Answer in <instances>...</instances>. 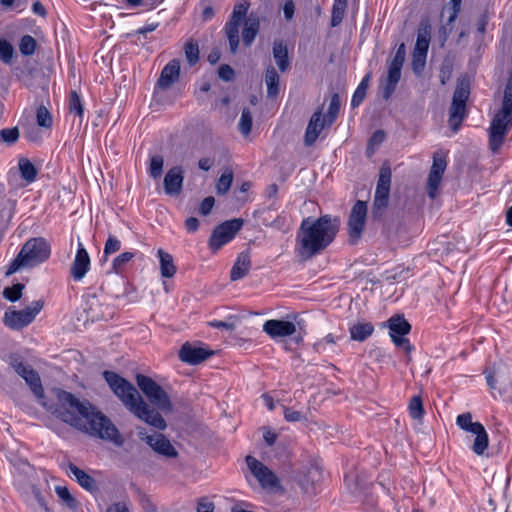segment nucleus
<instances>
[{
	"label": "nucleus",
	"mask_w": 512,
	"mask_h": 512,
	"mask_svg": "<svg viewBox=\"0 0 512 512\" xmlns=\"http://www.w3.org/2000/svg\"><path fill=\"white\" fill-rule=\"evenodd\" d=\"M68 473L73 476L78 484L90 493L98 491L95 479L73 463L68 464Z\"/></svg>",
	"instance_id": "nucleus-25"
},
{
	"label": "nucleus",
	"mask_w": 512,
	"mask_h": 512,
	"mask_svg": "<svg viewBox=\"0 0 512 512\" xmlns=\"http://www.w3.org/2000/svg\"><path fill=\"white\" fill-rule=\"evenodd\" d=\"M239 130L244 135L247 136L252 129V114L249 109H243L240 121H239Z\"/></svg>",
	"instance_id": "nucleus-50"
},
{
	"label": "nucleus",
	"mask_w": 512,
	"mask_h": 512,
	"mask_svg": "<svg viewBox=\"0 0 512 512\" xmlns=\"http://www.w3.org/2000/svg\"><path fill=\"white\" fill-rule=\"evenodd\" d=\"M179 75L180 62L178 59H172L162 69L157 85L162 89H167L179 79Z\"/></svg>",
	"instance_id": "nucleus-24"
},
{
	"label": "nucleus",
	"mask_w": 512,
	"mask_h": 512,
	"mask_svg": "<svg viewBox=\"0 0 512 512\" xmlns=\"http://www.w3.org/2000/svg\"><path fill=\"white\" fill-rule=\"evenodd\" d=\"M24 288V284L21 283L14 284L11 287H6L3 291V296L11 302H16L22 297Z\"/></svg>",
	"instance_id": "nucleus-48"
},
{
	"label": "nucleus",
	"mask_w": 512,
	"mask_h": 512,
	"mask_svg": "<svg viewBox=\"0 0 512 512\" xmlns=\"http://www.w3.org/2000/svg\"><path fill=\"white\" fill-rule=\"evenodd\" d=\"M367 215V205L365 202L358 200L352 207L348 220L349 242L357 243L361 238Z\"/></svg>",
	"instance_id": "nucleus-14"
},
{
	"label": "nucleus",
	"mask_w": 512,
	"mask_h": 512,
	"mask_svg": "<svg viewBox=\"0 0 512 512\" xmlns=\"http://www.w3.org/2000/svg\"><path fill=\"white\" fill-rule=\"evenodd\" d=\"M136 383L152 405L163 412L172 411V403L168 394L152 378L138 374Z\"/></svg>",
	"instance_id": "nucleus-7"
},
{
	"label": "nucleus",
	"mask_w": 512,
	"mask_h": 512,
	"mask_svg": "<svg viewBox=\"0 0 512 512\" xmlns=\"http://www.w3.org/2000/svg\"><path fill=\"white\" fill-rule=\"evenodd\" d=\"M472 434L476 435L472 449L477 455H482L488 447V434L483 425H481V429L473 431Z\"/></svg>",
	"instance_id": "nucleus-34"
},
{
	"label": "nucleus",
	"mask_w": 512,
	"mask_h": 512,
	"mask_svg": "<svg viewBox=\"0 0 512 512\" xmlns=\"http://www.w3.org/2000/svg\"><path fill=\"white\" fill-rule=\"evenodd\" d=\"M233 182V171L226 169L216 183V191L219 195L226 194Z\"/></svg>",
	"instance_id": "nucleus-39"
},
{
	"label": "nucleus",
	"mask_w": 512,
	"mask_h": 512,
	"mask_svg": "<svg viewBox=\"0 0 512 512\" xmlns=\"http://www.w3.org/2000/svg\"><path fill=\"white\" fill-rule=\"evenodd\" d=\"M212 355L213 351L192 346L190 343H185L179 350L180 360L191 365H197Z\"/></svg>",
	"instance_id": "nucleus-20"
},
{
	"label": "nucleus",
	"mask_w": 512,
	"mask_h": 512,
	"mask_svg": "<svg viewBox=\"0 0 512 512\" xmlns=\"http://www.w3.org/2000/svg\"><path fill=\"white\" fill-rule=\"evenodd\" d=\"M272 210L268 209L265 211L263 217V224L265 226H271L277 229H283L286 225V218L282 215H277L274 219H272L271 215Z\"/></svg>",
	"instance_id": "nucleus-46"
},
{
	"label": "nucleus",
	"mask_w": 512,
	"mask_h": 512,
	"mask_svg": "<svg viewBox=\"0 0 512 512\" xmlns=\"http://www.w3.org/2000/svg\"><path fill=\"white\" fill-rule=\"evenodd\" d=\"M164 160L160 155H154L150 158L149 174L157 179L162 175Z\"/></svg>",
	"instance_id": "nucleus-49"
},
{
	"label": "nucleus",
	"mask_w": 512,
	"mask_h": 512,
	"mask_svg": "<svg viewBox=\"0 0 512 512\" xmlns=\"http://www.w3.org/2000/svg\"><path fill=\"white\" fill-rule=\"evenodd\" d=\"M246 463L263 488H274L278 485V478L273 471L258 461L255 457L247 456Z\"/></svg>",
	"instance_id": "nucleus-16"
},
{
	"label": "nucleus",
	"mask_w": 512,
	"mask_h": 512,
	"mask_svg": "<svg viewBox=\"0 0 512 512\" xmlns=\"http://www.w3.org/2000/svg\"><path fill=\"white\" fill-rule=\"evenodd\" d=\"M55 492L60 500L66 505L68 508L74 510L78 506V501L75 497L70 493L69 489L66 486H56Z\"/></svg>",
	"instance_id": "nucleus-38"
},
{
	"label": "nucleus",
	"mask_w": 512,
	"mask_h": 512,
	"mask_svg": "<svg viewBox=\"0 0 512 512\" xmlns=\"http://www.w3.org/2000/svg\"><path fill=\"white\" fill-rule=\"evenodd\" d=\"M183 170L180 166L172 167L164 177V190L167 195H178L183 186Z\"/></svg>",
	"instance_id": "nucleus-22"
},
{
	"label": "nucleus",
	"mask_w": 512,
	"mask_h": 512,
	"mask_svg": "<svg viewBox=\"0 0 512 512\" xmlns=\"http://www.w3.org/2000/svg\"><path fill=\"white\" fill-rule=\"evenodd\" d=\"M13 46L5 39H0V59L4 63H10L13 57Z\"/></svg>",
	"instance_id": "nucleus-57"
},
{
	"label": "nucleus",
	"mask_w": 512,
	"mask_h": 512,
	"mask_svg": "<svg viewBox=\"0 0 512 512\" xmlns=\"http://www.w3.org/2000/svg\"><path fill=\"white\" fill-rule=\"evenodd\" d=\"M21 177L28 183L33 182L37 176L36 167L27 158H21L18 162Z\"/></svg>",
	"instance_id": "nucleus-36"
},
{
	"label": "nucleus",
	"mask_w": 512,
	"mask_h": 512,
	"mask_svg": "<svg viewBox=\"0 0 512 512\" xmlns=\"http://www.w3.org/2000/svg\"><path fill=\"white\" fill-rule=\"evenodd\" d=\"M137 434L141 441L145 442L155 453L166 457L176 458L178 452L170 440L162 433L149 434L145 428H137Z\"/></svg>",
	"instance_id": "nucleus-9"
},
{
	"label": "nucleus",
	"mask_w": 512,
	"mask_h": 512,
	"mask_svg": "<svg viewBox=\"0 0 512 512\" xmlns=\"http://www.w3.org/2000/svg\"><path fill=\"white\" fill-rule=\"evenodd\" d=\"M340 218L329 214L317 219L304 218L296 235L295 251L301 260L321 254L335 239Z\"/></svg>",
	"instance_id": "nucleus-1"
},
{
	"label": "nucleus",
	"mask_w": 512,
	"mask_h": 512,
	"mask_svg": "<svg viewBox=\"0 0 512 512\" xmlns=\"http://www.w3.org/2000/svg\"><path fill=\"white\" fill-rule=\"evenodd\" d=\"M234 75V70L227 64L221 65L218 69V76L224 81H231Z\"/></svg>",
	"instance_id": "nucleus-60"
},
{
	"label": "nucleus",
	"mask_w": 512,
	"mask_h": 512,
	"mask_svg": "<svg viewBox=\"0 0 512 512\" xmlns=\"http://www.w3.org/2000/svg\"><path fill=\"white\" fill-rule=\"evenodd\" d=\"M350 336L354 341L363 342L374 332V326L369 322H358L350 328Z\"/></svg>",
	"instance_id": "nucleus-30"
},
{
	"label": "nucleus",
	"mask_w": 512,
	"mask_h": 512,
	"mask_svg": "<svg viewBox=\"0 0 512 512\" xmlns=\"http://www.w3.org/2000/svg\"><path fill=\"white\" fill-rule=\"evenodd\" d=\"M470 95V85L467 80H459L453 93L452 103L449 109V124L454 132H457L463 119L466 117V102Z\"/></svg>",
	"instance_id": "nucleus-6"
},
{
	"label": "nucleus",
	"mask_w": 512,
	"mask_h": 512,
	"mask_svg": "<svg viewBox=\"0 0 512 512\" xmlns=\"http://www.w3.org/2000/svg\"><path fill=\"white\" fill-rule=\"evenodd\" d=\"M69 111L79 116L80 118H82L84 113V108L81 99L78 93L74 90L70 92Z\"/></svg>",
	"instance_id": "nucleus-51"
},
{
	"label": "nucleus",
	"mask_w": 512,
	"mask_h": 512,
	"mask_svg": "<svg viewBox=\"0 0 512 512\" xmlns=\"http://www.w3.org/2000/svg\"><path fill=\"white\" fill-rule=\"evenodd\" d=\"M456 423L461 429L470 433H472L475 430L481 429L482 425L479 422H473L472 415L469 412L458 415Z\"/></svg>",
	"instance_id": "nucleus-37"
},
{
	"label": "nucleus",
	"mask_w": 512,
	"mask_h": 512,
	"mask_svg": "<svg viewBox=\"0 0 512 512\" xmlns=\"http://www.w3.org/2000/svg\"><path fill=\"white\" fill-rule=\"evenodd\" d=\"M427 54L412 53V70L417 76H421L426 65Z\"/></svg>",
	"instance_id": "nucleus-53"
},
{
	"label": "nucleus",
	"mask_w": 512,
	"mask_h": 512,
	"mask_svg": "<svg viewBox=\"0 0 512 512\" xmlns=\"http://www.w3.org/2000/svg\"><path fill=\"white\" fill-rule=\"evenodd\" d=\"M141 506L144 510V512H157L156 506L153 504V502L150 500L149 497L146 495H143L140 500Z\"/></svg>",
	"instance_id": "nucleus-63"
},
{
	"label": "nucleus",
	"mask_w": 512,
	"mask_h": 512,
	"mask_svg": "<svg viewBox=\"0 0 512 512\" xmlns=\"http://www.w3.org/2000/svg\"><path fill=\"white\" fill-rule=\"evenodd\" d=\"M197 512H214V504L206 499H201L197 505Z\"/></svg>",
	"instance_id": "nucleus-64"
},
{
	"label": "nucleus",
	"mask_w": 512,
	"mask_h": 512,
	"mask_svg": "<svg viewBox=\"0 0 512 512\" xmlns=\"http://www.w3.org/2000/svg\"><path fill=\"white\" fill-rule=\"evenodd\" d=\"M20 137V132L17 127L4 128L0 130V141L11 146L14 145Z\"/></svg>",
	"instance_id": "nucleus-42"
},
{
	"label": "nucleus",
	"mask_w": 512,
	"mask_h": 512,
	"mask_svg": "<svg viewBox=\"0 0 512 512\" xmlns=\"http://www.w3.org/2000/svg\"><path fill=\"white\" fill-rule=\"evenodd\" d=\"M284 418L288 422H299L307 419L301 412L289 407H284Z\"/></svg>",
	"instance_id": "nucleus-59"
},
{
	"label": "nucleus",
	"mask_w": 512,
	"mask_h": 512,
	"mask_svg": "<svg viewBox=\"0 0 512 512\" xmlns=\"http://www.w3.org/2000/svg\"><path fill=\"white\" fill-rule=\"evenodd\" d=\"M121 242L115 236L109 235L104 246V255H110L120 250Z\"/></svg>",
	"instance_id": "nucleus-58"
},
{
	"label": "nucleus",
	"mask_w": 512,
	"mask_h": 512,
	"mask_svg": "<svg viewBox=\"0 0 512 512\" xmlns=\"http://www.w3.org/2000/svg\"><path fill=\"white\" fill-rule=\"evenodd\" d=\"M185 56L190 66L195 65L199 60V46L197 42L188 41L184 47Z\"/></svg>",
	"instance_id": "nucleus-47"
},
{
	"label": "nucleus",
	"mask_w": 512,
	"mask_h": 512,
	"mask_svg": "<svg viewBox=\"0 0 512 512\" xmlns=\"http://www.w3.org/2000/svg\"><path fill=\"white\" fill-rule=\"evenodd\" d=\"M58 404L54 414L63 422L71 426L82 429L84 410L89 409V402H80L72 393L59 391Z\"/></svg>",
	"instance_id": "nucleus-5"
},
{
	"label": "nucleus",
	"mask_w": 512,
	"mask_h": 512,
	"mask_svg": "<svg viewBox=\"0 0 512 512\" xmlns=\"http://www.w3.org/2000/svg\"><path fill=\"white\" fill-rule=\"evenodd\" d=\"M249 9L248 2H241L234 6L230 20L238 23H242Z\"/></svg>",
	"instance_id": "nucleus-54"
},
{
	"label": "nucleus",
	"mask_w": 512,
	"mask_h": 512,
	"mask_svg": "<svg viewBox=\"0 0 512 512\" xmlns=\"http://www.w3.org/2000/svg\"><path fill=\"white\" fill-rule=\"evenodd\" d=\"M389 334L393 343L398 347L404 349L406 352L412 350L409 340L405 337L411 330V325L404 318L403 315H394L387 321Z\"/></svg>",
	"instance_id": "nucleus-13"
},
{
	"label": "nucleus",
	"mask_w": 512,
	"mask_h": 512,
	"mask_svg": "<svg viewBox=\"0 0 512 512\" xmlns=\"http://www.w3.org/2000/svg\"><path fill=\"white\" fill-rule=\"evenodd\" d=\"M410 416L415 420H421L424 415V408L420 396H413L408 406Z\"/></svg>",
	"instance_id": "nucleus-41"
},
{
	"label": "nucleus",
	"mask_w": 512,
	"mask_h": 512,
	"mask_svg": "<svg viewBox=\"0 0 512 512\" xmlns=\"http://www.w3.org/2000/svg\"><path fill=\"white\" fill-rule=\"evenodd\" d=\"M273 57L281 72H286L290 67L287 46L283 41H275L273 44Z\"/></svg>",
	"instance_id": "nucleus-29"
},
{
	"label": "nucleus",
	"mask_w": 512,
	"mask_h": 512,
	"mask_svg": "<svg viewBox=\"0 0 512 512\" xmlns=\"http://www.w3.org/2000/svg\"><path fill=\"white\" fill-rule=\"evenodd\" d=\"M51 254L49 242L42 237L30 238L22 246L16 258L10 263L6 276H10L21 268H32L45 262Z\"/></svg>",
	"instance_id": "nucleus-3"
},
{
	"label": "nucleus",
	"mask_w": 512,
	"mask_h": 512,
	"mask_svg": "<svg viewBox=\"0 0 512 512\" xmlns=\"http://www.w3.org/2000/svg\"><path fill=\"white\" fill-rule=\"evenodd\" d=\"M430 38V26L421 24L420 27L418 28L416 44L413 52L427 54L430 44Z\"/></svg>",
	"instance_id": "nucleus-31"
},
{
	"label": "nucleus",
	"mask_w": 512,
	"mask_h": 512,
	"mask_svg": "<svg viewBox=\"0 0 512 512\" xmlns=\"http://www.w3.org/2000/svg\"><path fill=\"white\" fill-rule=\"evenodd\" d=\"M339 110H340V97L337 93H335L332 95V97L330 99L328 113L326 116L327 125H332V123L336 120Z\"/></svg>",
	"instance_id": "nucleus-45"
},
{
	"label": "nucleus",
	"mask_w": 512,
	"mask_h": 512,
	"mask_svg": "<svg viewBox=\"0 0 512 512\" xmlns=\"http://www.w3.org/2000/svg\"><path fill=\"white\" fill-rule=\"evenodd\" d=\"M158 256L160 259V270L162 277H173L176 273V267L173 263V257L169 253L163 251L162 249L158 250Z\"/></svg>",
	"instance_id": "nucleus-32"
},
{
	"label": "nucleus",
	"mask_w": 512,
	"mask_h": 512,
	"mask_svg": "<svg viewBox=\"0 0 512 512\" xmlns=\"http://www.w3.org/2000/svg\"><path fill=\"white\" fill-rule=\"evenodd\" d=\"M251 268V260L247 253H240L231 269L230 278L237 281L244 278Z\"/></svg>",
	"instance_id": "nucleus-27"
},
{
	"label": "nucleus",
	"mask_w": 512,
	"mask_h": 512,
	"mask_svg": "<svg viewBox=\"0 0 512 512\" xmlns=\"http://www.w3.org/2000/svg\"><path fill=\"white\" fill-rule=\"evenodd\" d=\"M83 431L102 440L122 446L124 439L111 420L89 403V409L84 410Z\"/></svg>",
	"instance_id": "nucleus-4"
},
{
	"label": "nucleus",
	"mask_w": 512,
	"mask_h": 512,
	"mask_svg": "<svg viewBox=\"0 0 512 512\" xmlns=\"http://www.w3.org/2000/svg\"><path fill=\"white\" fill-rule=\"evenodd\" d=\"M215 204V199L212 196L206 197L200 204L199 211L202 215H208Z\"/></svg>",
	"instance_id": "nucleus-61"
},
{
	"label": "nucleus",
	"mask_w": 512,
	"mask_h": 512,
	"mask_svg": "<svg viewBox=\"0 0 512 512\" xmlns=\"http://www.w3.org/2000/svg\"><path fill=\"white\" fill-rule=\"evenodd\" d=\"M263 331L271 338L287 337L296 332V326L290 321L271 319L264 323Z\"/></svg>",
	"instance_id": "nucleus-21"
},
{
	"label": "nucleus",
	"mask_w": 512,
	"mask_h": 512,
	"mask_svg": "<svg viewBox=\"0 0 512 512\" xmlns=\"http://www.w3.org/2000/svg\"><path fill=\"white\" fill-rule=\"evenodd\" d=\"M44 302L37 300L23 310L7 311L4 314V323L11 329L19 330L29 325L42 310Z\"/></svg>",
	"instance_id": "nucleus-8"
},
{
	"label": "nucleus",
	"mask_w": 512,
	"mask_h": 512,
	"mask_svg": "<svg viewBox=\"0 0 512 512\" xmlns=\"http://www.w3.org/2000/svg\"><path fill=\"white\" fill-rule=\"evenodd\" d=\"M260 21L257 15L251 13L244 22L242 39L246 46H250L259 32Z\"/></svg>",
	"instance_id": "nucleus-26"
},
{
	"label": "nucleus",
	"mask_w": 512,
	"mask_h": 512,
	"mask_svg": "<svg viewBox=\"0 0 512 512\" xmlns=\"http://www.w3.org/2000/svg\"><path fill=\"white\" fill-rule=\"evenodd\" d=\"M37 47L36 40L30 35H24L19 43V50L25 56L32 55Z\"/></svg>",
	"instance_id": "nucleus-44"
},
{
	"label": "nucleus",
	"mask_w": 512,
	"mask_h": 512,
	"mask_svg": "<svg viewBox=\"0 0 512 512\" xmlns=\"http://www.w3.org/2000/svg\"><path fill=\"white\" fill-rule=\"evenodd\" d=\"M370 75H366L359 86L357 87L356 91L354 92L351 100V106L353 108L358 107L362 101L364 100L366 96V90L368 87V81H369Z\"/></svg>",
	"instance_id": "nucleus-40"
},
{
	"label": "nucleus",
	"mask_w": 512,
	"mask_h": 512,
	"mask_svg": "<svg viewBox=\"0 0 512 512\" xmlns=\"http://www.w3.org/2000/svg\"><path fill=\"white\" fill-rule=\"evenodd\" d=\"M512 128V116L503 117L497 112L491 121L489 128V147L493 153L498 152L504 143L508 131Z\"/></svg>",
	"instance_id": "nucleus-11"
},
{
	"label": "nucleus",
	"mask_w": 512,
	"mask_h": 512,
	"mask_svg": "<svg viewBox=\"0 0 512 512\" xmlns=\"http://www.w3.org/2000/svg\"><path fill=\"white\" fill-rule=\"evenodd\" d=\"M325 124H327V120L322 118V111L314 112L305 132L304 143L306 146H312L316 142Z\"/></svg>",
	"instance_id": "nucleus-23"
},
{
	"label": "nucleus",
	"mask_w": 512,
	"mask_h": 512,
	"mask_svg": "<svg viewBox=\"0 0 512 512\" xmlns=\"http://www.w3.org/2000/svg\"><path fill=\"white\" fill-rule=\"evenodd\" d=\"M106 512H130V509H129L128 505L126 504V502L119 501V502H116V503H113L112 505H110L106 509Z\"/></svg>",
	"instance_id": "nucleus-62"
},
{
	"label": "nucleus",
	"mask_w": 512,
	"mask_h": 512,
	"mask_svg": "<svg viewBox=\"0 0 512 512\" xmlns=\"http://www.w3.org/2000/svg\"><path fill=\"white\" fill-rule=\"evenodd\" d=\"M405 57H406L405 44L401 43L398 46L397 51L388 67L386 83L383 88V98L384 99H389L390 96L392 95V93L395 91L396 86L401 78V69L404 64Z\"/></svg>",
	"instance_id": "nucleus-10"
},
{
	"label": "nucleus",
	"mask_w": 512,
	"mask_h": 512,
	"mask_svg": "<svg viewBox=\"0 0 512 512\" xmlns=\"http://www.w3.org/2000/svg\"><path fill=\"white\" fill-rule=\"evenodd\" d=\"M347 8V3L334 1L331 15V26H338L344 17Z\"/></svg>",
	"instance_id": "nucleus-43"
},
{
	"label": "nucleus",
	"mask_w": 512,
	"mask_h": 512,
	"mask_svg": "<svg viewBox=\"0 0 512 512\" xmlns=\"http://www.w3.org/2000/svg\"><path fill=\"white\" fill-rule=\"evenodd\" d=\"M10 365L13 367L15 372L25 380L33 394L37 398H43L44 389L42 387L38 372L34 370L30 365L24 364L18 358H12Z\"/></svg>",
	"instance_id": "nucleus-15"
},
{
	"label": "nucleus",
	"mask_w": 512,
	"mask_h": 512,
	"mask_svg": "<svg viewBox=\"0 0 512 512\" xmlns=\"http://www.w3.org/2000/svg\"><path fill=\"white\" fill-rule=\"evenodd\" d=\"M385 140V133L382 130H377L373 133L371 138L369 139V143L367 146V153L369 155L373 154L375 149L383 143Z\"/></svg>",
	"instance_id": "nucleus-56"
},
{
	"label": "nucleus",
	"mask_w": 512,
	"mask_h": 512,
	"mask_svg": "<svg viewBox=\"0 0 512 512\" xmlns=\"http://www.w3.org/2000/svg\"><path fill=\"white\" fill-rule=\"evenodd\" d=\"M446 167L447 162L445 155L438 152L434 153L433 164L431 166L427 181V191L431 198L436 196V192L441 183L442 176L446 170Z\"/></svg>",
	"instance_id": "nucleus-17"
},
{
	"label": "nucleus",
	"mask_w": 512,
	"mask_h": 512,
	"mask_svg": "<svg viewBox=\"0 0 512 512\" xmlns=\"http://www.w3.org/2000/svg\"><path fill=\"white\" fill-rule=\"evenodd\" d=\"M391 186V170L389 167H382L376 186L374 205L377 208L386 207L389 199Z\"/></svg>",
	"instance_id": "nucleus-18"
},
{
	"label": "nucleus",
	"mask_w": 512,
	"mask_h": 512,
	"mask_svg": "<svg viewBox=\"0 0 512 512\" xmlns=\"http://www.w3.org/2000/svg\"><path fill=\"white\" fill-rule=\"evenodd\" d=\"M134 257V253L132 252H124L118 255L112 263V268L115 273H120L124 266Z\"/></svg>",
	"instance_id": "nucleus-55"
},
{
	"label": "nucleus",
	"mask_w": 512,
	"mask_h": 512,
	"mask_svg": "<svg viewBox=\"0 0 512 512\" xmlns=\"http://www.w3.org/2000/svg\"><path fill=\"white\" fill-rule=\"evenodd\" d=\"M264 81L267 86V96L275 98L279 94L280 76L271 64L266 68Z\"/></svg>",
	"instance_id": "nucleus-28"
},
{
	"label": "nucleus",
	"mask_w": 512,
	"mask_h": 512,
	"mask_svg": "<svg viewBox=\"0 0 512 512\" xmlns=\"http://www.w3.org/2000/svg\"><path fill=\"white\" fill-rule=\"evenodd\" d=\"M240 26H241V23L229 20L224 27L226 36L229 41L230 51L232 53H236L238 45H239Z\"/></svg>",
	"instance_id": "nucleus-33"
},
{
	"label": "nucleus",
	"mask_w": 512,
	"mask_h": 512,
	"mask_svg": "<svg viewBox=\"0 0 512 512\" xmlns=\"http://www.w3.org/2000/svg\"><path fill=\"white\" fill-rule=\"evenodd\" d=\"M90 269V257L81 242H78V249L70 268V274L75 281L82 280Z\"/></svg>",
	"instance_id": "nucleus-19"
},
{
	"label": "nucleus",
	"mask_w": 512,
	"mask_h": 512,
	"mask_svg": "<svg viewBox=\"0 0 512 512\" xmlns=\"http://www.w3.org/2000/svg\"><path fill=\"white\" fill-rule=\"evenodd\" d=\"M36 121L40 127L50 128L52 126V116L45 106L41 105L37 109Z\"/></svg>",
	"instance_id": "nucleus-52"
},
{
	"label": "nucleus",
	"mask_w": 512,
	"mask_h": 512,
	"mask_svg": "<svg viewBox=\"0 0 512 512\" xmlns=\"http://www.w3.org/2000/svg\"><path fill=\"white\" fill-rule=\"evenodd\" d=\"M498 112L502 113L503 117H505V115L508 117L512 116V73L509 76L504 90L502 107Z\"/></svg>",
	"instance_id": "nucleus-35"
},
{
	"label": "nucleus",
	"mask_w": 512,
	"mask_h": 512,
	"mask_svg": "<svg viewBox=\"0 0 512 512\" xmlns=\"http://www.w3.org/2000/svg\"><path fill=\"white\" fill-rule=\"evenodd\" d=\"M242 225V219H232L218 225L215 227L210 236L209 247L214 252L219 250L223 245L234 238L236 233L241 229Z\"/></svg>",
	"instance_id": "nucleus-12"
},
{
	"label": "nucleus",
	"mask_w": 512,
	"mask_h": 512,
	"mask_svg": "<svg viewBox=\"0 0 512 512\" xmlns=\"http://www.w3.org/2000/svg\"><path fill=\"white\" fill-rule=\"evenodd\" d=\"M103 377L113 393L137 418L159 431L167 428V423L162 415L150 408L129 381L113 371H104Z\"/></svg>",
	"instance_id": "nucleus-2"
}]
</instances>
